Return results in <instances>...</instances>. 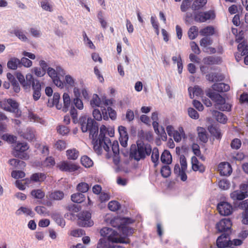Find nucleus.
Returning a JSON list of instances; mask_svg holds the SVG:
<instances>
[{
    "instance_id": "nucleus-1",
    "label": "nucleus",
    "mask_w": 248,
    "mask_h": 248,
    "mask_svg": "<svg viewBox=\"0 0 248 248\" xmlns=\"http://www.w3.org/2000/svg\"><path fill=\"white\" fill-rule=\"evenodd\" d=\"M151 145L145 143L144 141L137 140L136 144H132L130 148L129 158L137 161L144 160L147 156H149L152 152Z\"/></svg>"
},
{
    "instance_id": "nucleus-2",
    "label": "nucleus",
    "mask_w": 248,
    "mask_h": 248,
    "mask_svg": "<svg viewBox=\"0 0 248 248\" xmlns=\"http://www.w3.org/2000/svg\"><path fill=\"white\" fill-rule=\"evenodd\" d=\"M100 235L111 243L129 244L130 240L129 238H119L118 232L109 227H104L100 231Z\"/></svg>"
},
{
    "instance_id": "nucleus-3",
    "label": "nucleus",
    "mask_w": 248,
    "mask_h": 248,
    "mask_svg": "<svg viewBox=\"0 0 248 248\" xmlns=\"http://www.w3.org/2000/svg\"><path fill=\"white\" fill-rule=\"evenodd\" d=\"M78 225L82 227H90L93 225L91 219V213L88 211H83L78 216Z\"/></svg>"
},
{
    "instance_id": "nucleus-4",
    "label": "nucleus",
    "mask_w": 248,
    "mask_h": 248,
    "mask_svg": "<svg viewBox=\"0 0 248 248\" xmlns=\"http://www.w3.org/2000/svg\"><path fill=\"white\" fill-rule=\"evenodd\" d=\"M232 222L230 218H224L219 220L216 224L215 228L218 233L224 232H231L232 229Z\"/></svg>"
},
{
    "instance_id": "nucleus-5",
    "label": "nucleus",
    "mask_w": 248,
    "mask_h": 248,
    "mask_svg": "<svg viewBox=\"0 0 248 248\" xmlns=\"http://www.w3.org/2000/svg\"><path fill=\"white\" fill-rule=\"evenodd\" d=\"M57 167L62 171L68 172H74L81 169L79 165L67 161H62L60 164L57 165Z\"/></svg>"
},
{
    "instance_id": "nucleus-6",
    "label": "nucleus",
    "mask_w": 248,
    "mask_h": 248,
    "mask_svg": "<svg viewBox=\"0 0 248 248\" xmlns=\"http://www.w3.org/2000/svg\"><path fill=\"white\" fill-rule=\"evenodd\" d=\"M8 108H7V111L15 114L16 118H19L21 116V110L19 108V104L15 100L12 98L7 99Z\"/></svg>"
},
{
    "instance_id": "nucleus-7",
    "label": "nucleus",
    "mask_w": 248,
    "mask_h": 248,
    "mask_svg": "<svg viewBox=\"0 0 248 248\" xmlns=\"http://www.w3.org/2000/svg\"><path fill=\"white\" fill-rule=\"evenodd\" d=\"M217 210L220 215L228 216L232 213V205L227 202H220L217 206Z\"/></svg>"
},
{
    "instance_id": "nucleus-8",
    "label": "nucleus",
    "mask_w": 248,
    "mask_h": 248,
    "mask_svg": "<svg viewBox=\"0 0 248 248\" xmlns=\"http://www.w3.org/2000/svg\"><path fill=\"white\" fill-rule=\"evenodd\" d=\"M151 119L153 121V126L154 129L155 133L157 134L160 135L162 137L163 140H166L167 137L164 128L163 126H161V131L160 132L158 129L159 124L157 122L158 120V113L157 111H155L152 113Z\"/></svg>"
},
{
    "instance_id": "nucleus-9",
    "label": "nucleus",
    "mask_w": 248,
    "mask_h": 248,
    "mask_svg": "<svg viewBox=\"0 0 248 248\" xmlns=\"http://www.w3.org/2000/svg\"><path fill=\"white\" fill-rule=\"evenodd\" d=\"M40 67H34L32 70L33 72L38 77H43L47 72L48 67L47 63L44 60H40L39 61Z\"/></svg>"
},
{
    "instance_id": "nucleus-10",
    "label": "nucleus",
    "mask_w": 248,
    "mask_h": 248,
    "mask_svg": "<svg viewBox=\"0 0 248 248\" xmlns=\"http://www.w3.org/2000/svg\"><path fill=\"white\" fill-rule=\"evenodd\" d=\"M218 171L221 176H229L232 172L231 165L227 162H222L218 164Z\"/></svg>"
},
{
    "instance_id": "nucleus-11",
    "label": "nucleus",
    "mask_w": 248,
    "mask_h": 248,
    "mask_svg": "<svg viewBox=\"0 0 248 248\" xmlns=\"http://www.w3.org/2000/svg\"><path fill=\"white\" fill-rule=\"evenodd\" d=\"M206 79L211 82H217L223 81L225 76L221 73L217 72H211L205 75Z\"/></svg>"
},
{
    "instance_id": "nucleus-12",
    "label": "nucleus",
    "mask_w": 248,
    "mask_h": 248,
    "mask_svg": "<svg viewBox=\"0 0 248 248\" xmlns=\"http://www.w3.org/2000/svg\"><path fill=\"white\" fill-rule=\"evenodd\" d=\"M191 160L192 169L194 171H199L201 173H203L205 171V166L202 164L200 163L199 161L195 156H192Z\"/></svg>"
},
{
    "instance_id": "nucleus-13",
    "label": "nucleus",
    "mask_w": 248,
    "mask_h": 248,
    "mask_svg": "<svg viewBox=\"0 0 248 248\" xmlns=\"http://www.w3.org/2000/svg\"><path fill=\"white\" fill-rule=\"evenodd\" d=\"M231 198L233 200L242 201L248 197V192L247 191H243L242 190H235L230 194Z\"/></svg>"
},
{
    "instance_id": "nucleus-14",
    "label": "nucleus",
    "mask_w": 248,
    "mask_h": 248,
    "mask_svg": "<svg viewBox=\"0 0 248 248\" xmlns=\"http://www.w3.org/2000/svg\"><path fill=\"white\" fill-rule=\"evenodd\" d=\"M46 175L44 173L36 172L33 173L30 177V180L28 179H26V183H29L30 181L34 183L42 182L45 180L46 179Z\"/></svg>"
},
{
    "instance_id": "nucleus-15",
    "label": "nucleus",
    "mask_w": 248,
    "mask_h": 248,
    "mask_svg": "<svg viewBox=\"0 0 248 248\" xmlns=\"http://www.w3.org/2000/svg\"><path fill=\"white\" fill-rule=\"evenodd\" d=\"M212 88L218 93L226 92L230 90V87L228 84L223 82L215 83L212 85Z\"/></svg>"
},
{
    "instance_id": "nucleus-16",
    "label": "nucleus",
    "mask_w": 248,
    "mask_h": 248,
    "mask_svg": "<svg viewBox=\"0 0 248 248\" xmlns=\"http://www.w3.org/2000/svg\"><path fill=\"white\" fill-rule=\"evenodd\" d=\"M203 62L206 65L218 64L222 62L221 58L218 56H208L204 58Z\"/></svg>"
},
{
    "instance_id": "nucleus-17",
    "label": "nucleus",
    "mask_w": 248,
    "mask_h": 248,
    "mask_svg": "<svg viewBox=\"0 0 248 248\" xmlns=\"http://www.w3.org/2000/svg\"><path fill=\"white\" fill-rule=\"evenodd\" d=\"M161 162L164 164L170 165L172 161V155L168 150H164L160 156Z\"/></svg>"
},
{
    "instance_id": "nucleus-18",
    "label": "nucleus",
    "mask_w": 248,
    "mask_h": 248,
    "mask_svg": "<svg viewBox=\"0 0 248 248\" xmlns=\"http://www.w3.org/2000/svg\"><path fill=\"white\" fill-rule=\"evenodd\" d=\"M212 114L218 122L223 124H225L227 123L228 120L227 117L222 112L216 110H213L212 111Z\"/></svg>"
},
{
    "instance_id": "nucleus-19",
    "label": "nucleus",
    "mask_w": 248,
    "mask_h": 248,
    "mask_svg": "<svg viewBox=\"0 0 248 248\" xmlns=\"http://www.w3.org/2000/svg\"><path fill=\"white\" fill-rule=\"evenodd\" d=\"M26 80L25 81V83L23 85V89L25 90L29 89L32 85L35 84L38 79L34 78L33 76L31 74H28L26 76Z\"/></svg>"
},
{
    "instance_id": "nucleus-20",
    "label": "nucleus",
    "mask_w": 248,
    "mask_h": 248,
    "mask_svg": "<svg viewBox=\"0 0 248 248\" xmlns=\"http://www.w3.org/2000/svg\"><path fill=\"white\" fill-rule=\"evenodd\" d=\"M29 148V146L27 142L18 141L14 148L13 154L26 152Z\"/></svg>"
},
{
    "instance_id": "nucleus-21",
    "label": "nucleus",
    "mask_w": 248,
    "mask_h": 248,
    "mask_svg": "<svg viewBox=\"0 0 248 248\" xmlns=\"http://www.w3.org/2000/svg\"><path fill=\"white\" fill-rule=\"evenodd\" d=\"M234 205L235 208L238 207L241 209L244 210L242 213V215L245 214V217L248 216V199L242 201L239 203L234 202Z\"/></svg>"
},
{
    "instance_id": "nucleus-22",
    "label": "nucleus",
    "mask_w": 248,
    "mask_h": 248,
    "mask_svg": "<svg viewBox=\"0 0 248 248\" xmlns=\"http://www.w3.org/2000/svg\"><path fill=\"white\" fill-rule=\"evenodd\" d=\"M208 130L210 133L215 137L217 140H220L222 137L220 129L213 125H210L208 127Z\"/></svg>"
},
{
    "instance_id": "nucleus-23",
    "label": "nucleus",
    "mask_w": 248,
    "mask_h": 248,
    "mask_svg": "<svg viewBox=\"0 0 248 248\" xmlns=\"http://www.w3.org/2000/svg\"><path fill=\"white\" fill-rule=\"evenodd\" d=\"M34 133V129L31 127H29L27 128L26 131L24 132L22 138L28 141H32L35 138Z\"/></svg>"
},
{
    "instance_id": "nucleus-24",
    "label": "nucleus",
    "mask_w": 248,
    "mask_h": 248,
    "mask_svg": "<svg viewBox=\"0 0 248 248\" xmlns=\"http://www.w3.org/2000/svg\"><path fill=\"white\" fill-rule=\"evenodd\" d=\"M51 217L59 226L63 227L65 225V220L60 214L53 213Z\"/></svg>"
},
{
    "instance_id": "nucleus-25",
    "label": "nucleus",
    "mask_w": 248,
    "mask_h": 248,
    "mask_svg": "<svg viewBox=\"0 0 248 248\" xmlns=\"http://www.w3.org/2000/svg\"><path fill=\"white\" fill-rule=\"evenodd\" d=\"M198 137L199 140L203 143L208 141V134L205 129L202 127H198Z\"/></svg>"
},
{
    "instance_id": "nucleus-26",
    "label": "nucleus",
    "mask_w": 248,
    "mask_h": 248,
    "mask_svg": "<svg viewBox=\"0 0 248 248\" xmlns=\"http://www.w3.org/2000/svg\"><path fill=\"white\" fill-rule=\"evenodd\" d=\"M63 101V107L62 108V111L64 112H66L69 110V108L71 104V99L68 93H64L62 95Z\"/></svg>"
},
{
    "instance_id": "nucleus-27",
    "label": "nucleus",
    "mask_w": 248,
    "mask_h": 248,
    "mask_svg": "<svg viewBox=\"0 0 248 248\" xmlns=\"http://www.w3.org/2000/svg\"><path fill=\"white\" fill-rule=\"evenodd\" d=\"M18 65L19 67L20 66L19 59L17 58H12L7 62V67L10 69L16 70L17 68Z\"/></svg>"
},
{
    "instance_id": "nucleus-28",
    "label": "nucleus",
    "mask_w": 248,
    "mask_h": 248,
    "mask_svg": "<svg viewBox=\"0 0 248 248\" xmlns=\"http://www.w3.org/2000/svg\"><path fill=\"white\" fill-rule=\"evenodd\" d=\"M200 33L201 35L204 36L212 35L215 33V28L212 26H208L201 29Z\"/></svg>"
},
{
    "instance_id": "nucleus-29",
    "label": "nucleus",
    "mask_w": 248,
    "mask_h": 248,
    "mask_svg": "<svg viewBox=\"0 0 248 248\" xmlns=\"http://www.w3.org/2000/svg\"><path fill=\"white\" fill-rule=\"evenodd\" d=\"M71 201L75 203H81L85 200V196L80 192L74 193L71 196Z\"/></svg>"
},
{
    "instance_id": "nucleus-30",
    "label": "nucleus",
    "mask_w": 248,
    "mask_h": 248,
    "mask_svg": "<svg viewBox=\"0 0 248 248\" xmlns=\"http://www.w3.org/2000/svg\"><path fill=\"white\" fill-rule=\"evenodd\" d=\"M160 173L164 178L169 177L171 173V169L169 165L165 164L162 166L160 169Z\"/></svg>"
},
{
    "instance_id": "nucleus-31",
    "label": "nucleus",
    "mask_w": 248,
    "mask_h": 248,
    "mask_svg": "<svg viewBox=\"0 0 248 248\" xmlns=\"http://www.w3.org/2000/svg\"><path fill=\"white\" fill-rule=\"evenodd\" d=\"M113 243L106 238H101L98 243L97 248H111Z\"/></svg>"
},
{
    "instance_id": "nucleus-32",
    "label": "nucleus",
    "mask_w": 248,
    "mask_h": 248,
    "mask_svg": "<svg viewBox=\"0 0 248 248\" xmlns=\"http://www.w3.org/2000/svg\"><path fill=\"white\" fill-rule=\"evenodd\" d=\"M1 139L10 144L16 143L17 137L9 134H4L2 135Z\"/></svg>"
},
{
    "instance_id": "nucleus-33",
    "label": "nucleus",
    "mask_w": 248,
    "mask_h": 248,
    "mask_svg": "<svg viewBox=\"0 0 248 248\" xmlns=\"http://www.w3.org/2000/svg\"><path fill=\"white\" fill-rule=\"evenodd\" d=\"M80 162L84 167L87 168L92 167L93 164L92 159L87 155H84L81 157Z\"/></svg>"
},
{
    "instance_id": "nucleus-34",
    "label": "nucleus",
    "mask_w": 248,
    "mask_h": 248,
    "mask_svg": "<svg viewBox=\"0 0 248 248\" xmlns=\"http://www.w3.org/2000/svg\"><path fill=\"white\" fill-rule=\"evenodd\" d=\"M232 242L231 240L218 241L217 242V246L218 248H233L232 247Z\"/></svg>"
},
{
    "instance_id": "nucleus-35",
    "label": "nucleus",
    "mask_w": 248,
    "mask_h": 248,
    "mask_svg": "<svg viewBox=\"0 0 248 248\" xmlns=\"http://www.w3.org/2000/svg\"><path fill=\"white\" fill-rule=\"evenodd\" d=\"M108 129L106 126L104 124L102 125L100 128V134L98 136V140L99 142H104L106 138V134Z\"/></svg>"
},
{
    "instance_id": "nucleus-36",
    "label": "nucleus",
    "mask_w": 248,
    "mask_h": 248,
    "mask_svg": "<svg viewBox=\"0 0 248 248\" xmlns=\"http://www.w3.org/2000/svg\"><path fill=\"white\" fill-rule=\"evenodd\" d=\"M89 188V185L85 182L79 183L78 184L76 187L77 190L81 193L87 192Z\"/></svg>"
},
{
    "instance_id": "nucleus-37",
    "label": "nucleus",
    "mask_w": 248,
    "mask_h": 248,
    "mask_svg": "<svg viewBox=\"0 0 248 248\" xmlns=\"http://www.w3.org/2000/svg\"><path fill=\"white\" fill-rule=\"evenodd\" d=\"M188 37L190 40H193L196 38L198 34V28L195 26H193L190 28L188 31Z\"/></svg>"
},
{
    "instance_id": "nucleus-38",
    "label": "nucleus",
    "mask_w": 248,
    "mask_h": 248,
    "mask_svg": "<svg viewBox=\"0 0 248 248\" xmlns=\"http://www.w3.org/2000/svg\"><path fill=\"white\" fill-rule=\"evenodd\" d=\"M49 197L54 200H61L64 197V193L62 191L56 190L52 192L49 195Z\"/></svg>"
},
{
    "instance_id": "nucleus-39",
    "label": "nucleus",
    "mask_w": 248,
    "mask_h": 248,
    "mask_svg": "<svg viewBox=\"0 0 248 248\" xmlns=\"http://www.w3.org/2000/svg\"><path fill=\"white\" fill-rule=\"evenodd\" d=\"M108 207L110 211H116L121 208V205L116 201H112L108 202Z\"/></svg>"
},
{
    "instance_id": "nucleus-40",
    "label": "nucleus",
    "mask_w": 248,
    "mask_h": 248,
    "mask_svg": "<svg viewBox=\"0 0 248 248\" xmlns=\"http://www.w3.org/2000/svg\"><path fill=\"white\" fill-rule=\"evenodd\" d=\"M31 194L35 199H42L45 196V193L40 189H33L31 192Z\"/></svg>"
},
{
    "instance_id": "nucleus-41",
    "label": "nucleus",
    "mask_w": 248,
    "mask_h": 248,
    "mask_svg": "<svg viewBox=\"0 0 248 248\" xmlns=\"http://www.w3.org/2000/svg\"><path fill=\"white\" fill-rule=\"evenodd\" d=\"M14 33L19 39L21 40L23 42H26L28 40V38L23 33V31L21 30L15 29L11 32Z\"/></svg>"
},
{
    "instance_id": "nucleus-42",
    "label": "nucleus",
    "mask_w": 248,
    "mask_h": 248,
    "mask_svg": "<svg viewBox=\"0 0 248 248\" xmlns=\"http://www.w3.org/2000/svg\"><path fill=\"white\" fill-rule=\"evenodd\" d=\"M67 158L70 160H76L78 156V152L75 149L68 150L66 151Z\"/></svg>"
},
{
    "instance_id": "nucleus-43",
    "label": "nucleus",
    "mask_w": 248,
    "mask_h": 248,
    "mask_svg": "<svg viewBox=\"0 0 248 248\" xmlns=\"http://www.w3.org/2000/svg\"><path fill=\"white\" fill-rule=\"evenodd\" d=\"M101 104V100L97 94H94L93 98L90 101V104L92 108L100 107Z\"/></svg>"
},
{
    "instance_id": "nucleus-44",
    "label": "nucleus",
    "mask_w": 248,
    "mask_h": 248,
    "mask_svg": "<svg viewBox=\"0 0 248 248\" xmlns=\"http://www.w3.org/2000/svg\"><path fill=\"white\" fill-rule=\"evenodd\" d=\"M96 126L98 127V123L94 119L91 118H88L87 124L84 128H87L88 131L91 129H94Z\"/></svg>"
},
{
    "instance_id": "nucleus-45",
    "label": "nucleus",
    "mask_w": 248,
    "mask_h": 248,
    "mask_svg": "<svg viewBox=\"0 0 248 248\" xmlns=\"http://www.w3.org/2000/svg\"><path fill=\"white\" fill-rule=\"evenodd\" d=\"M93 141V150L98 155H101L102 153V142H98V140H96Z\"/></svg>"
},
{
    "instance_id": "nucleus-46",
    "label": "nucleus",
    "mask_w": 248,
    "mask_h": 248,
    "mask_svg": "<svg viewBox=\"0 0 248 248\" xmlns=\"http://www.w3.org/2000/svg\"><path fill=\"white\" fill-rule=\"evenodd\" d=\"M118 132L119 133L120 137L121 138L129 139V136L127 133L126 127L123 125L118 127Z\"/></svg>"
},
{
    "instance_id": "nucleus-47",
    "label": "nucleus",
    "mask_w": 248,
    "mask_h": 248,
    "mask_svg": "<svg viewBox=\"0 0 248 248\" xmlns=\"http://www.w3.org/2000/svg\"><path fill=\"white\" fill-rule=\"evenodd\" d=\"M202 13L203 15L204 16V20L205 22L207 20L209 19H214L216 17V14L214 11L209 10L206 12H202Z\"/></svg>"
},
{
    "instance_id": "nucleus-48",
    "label": "nucleus",
    "mask_w": 248,
    "mask_h": 248,
    "mask_svg": "<svg viewBox=\"0 0 248 248\" xmlns=\"http://www.w3.org/2000/svg\"><path fill=\"white\" fill-rule=\"evenodd\" d=\"M192 0H183L180 6V9L182 12H186L190 7Z\"/></svg>"
},
{
    "instance_id": "nucleus-49",
    "label": "nucleus",
    "mask_w": 248,
    "mask_h": 248,
    "mask_svg": "<svg viewBox=\"0 0 248 248\" xmlns=\"http://www.w3.org/2000/svg\"><path fill=\"white\" fill-rule=\"evenodd\" d=\"M87 117L85 115L80 117L78 120V123L81 125V129L83 133L87 132V128H84L87 124Z\"/></svg>"
},
{
    "instance_id": "nucleus-50",
    "label": "nucleus",
    "mask_w": 248,
    "mask_h": 248,
    "mask_svg": "<svg viewBox=\"0 0 248 248\" xmlns=\"http://www.w3.org/2000/svg\"><path fill=\"white\" fill-rule=\"evenodd\" d=\"M55 165L54 158L52 156L47 157L45 160L43 162L42 165L46 167H53Z\"/></svg>"
},
{
    "instance_id": "nucleus-51",
    "label": "nucleus",
    "mask_w": 248,
    "mask_h": 248,
    "mask_svg": "<svg viewBox=\"0 0 248 248\" xmlns=\"http://www.w3.org/2000/svg\"><path fill=\"white\" fill-rule=\"evenodd\" d=\"M202 12H194L193 15H194V20L197 22H204L205 20H204V16L202 14Z\"/></svg>"
},
{
    "instance_id": "nucleus-52",
    "label": "nucleus",
    "mask_w": 248,
    "mask_h": 248,
    "mask_svg": "<svg viewBox=\"0 0 248 248\" xmlns=\"http://www.w3.org/2000/svg\"><path fill=\"white\" fill-rule=\"evenodd\" d=\"M111 145V149L114 156L119 155L120 153L119 145L117 140L113 141Z\"/></svg>"
},
{
    "instance_id": "nucleus-53",
    "label": "nucleus",
    "mask_w": 248,
    "mask_h": 248,
    "mask_svg": "<svg viewBox=\"0 0 248 248\" xmlns=\"http://www.w3.org/2000/svg\"><path fill=\"white\" fill-rule=\"evenodd\" d=\"M120 228H121L123 234L126 236L132 235L134 233V229L127 226H121Z\"/></svg>"
},
{
    "instance_id": "nucleus-54",
    "label": "nucleus",
    "mask_w": 248,
    "mask_h": 248,
    "mask_svg": "<svg viewBox=\"0 0 248 248\" xmlns=\"http://www.w3.org/2000/svg\"><path fill=\"white\" fill-rule=\"evenodd\" d=\"M11 176L15 179L23 178L25 176V173L22 170H13Z\"/></svg>"
},
{
    "instance_id": "nucleus-55",
    "label": "nucleus",
    "mask_w": 248,
    "mask_h": 248,
    "mask_svg": "<svg viewBox=\"0 0 248 248\" xmlns=\"http://www.w3.org/2000/svg\"><path fill=\"white\" fill-rule=\"evenodd\" d=\"M193 95L192 96L191 94L190 93V97L191 98H193L194 97V95L196 96H200L203 95L204 94L203 91L202 90L201 88H200L198 86H195L193 88Z\"/></svg>"
},
{
    "instance_id": "nucleus-56",
    "label": "nucleus",
    "mask_w": 248,
    "mask_h": 248,
    "mask_svg": "<svg viewBox=\"0 0 248 248\" xmlns=\"http://www.w3.org/2000/svg\"><path fill=\"white\" fill-rule=\"evenodd\" d=\"M98 130L99 127L96 126L94 129H91L88 130L90 133L89 137L93 140V141H94L96 140L98 134Z\"/></svg>"
},
{
    "instance_id": "nucleus-57",
    "label": "nucleus",
    "mask_w": 248,
    "mask_h": 248,
    "mask_svg": "<svg viewBox=\"0 0 248 248\" xmlns=\"http://www.w3.org/2000/svg\"><path fill=\"white\" fill-rule=\"evenodd\" d=\"M20 65H23L25 67H30L32 65V62L28 58L23 57L19 60Z\"/></svg>"
},
{
    "instance_id": "nucleus-58",
    "label": "nucleus",
    "mask_w": 248,
    "mask_h": 248,
    "mask_svg": "<svg viewBox=\"0 0 248 248\" xmlns=\"http://www.w3.org/2000/svg\"><path fill=\"white\" fill-rule=\"evenodd\" d=\"M230 182L226 179H222L218 183L219 187L223 190H226L230 187Z\"/></svg>"
},
{
    "instance_id": "nucleus-59",
    "label": "nucleus",
    "mask_w": 248,
    "mask_h": 248,
    "mask_svg": "<svg viewBox=\"0 0 248 248\" xmlns=\"http://www.w3.org/2000/svg\"><path fill=\"white\" fill-rule=\"evenodd\" d=\"M110 223L113 227H116L120 229L121 226V221L120 218L118 217H115L111 219Z\"/></svg>"
},
{
    "instance_id": "nucleus-60",
    "label": "nucleus",
    "mask_w": 248,
    "mask_h": 248,
    "mask_svg": "<svg viewBox=\"0 0 248 248\" xmlns=\"http://www.w3.org/2000/svg\"><path fill=\"white\" fill-rule=\"evenodd\" d=\"M241 146V141L240 139L235 138L233 139L231 143V146L233 149H239Z\"/></svg>"
},
{
    "instance_id": "nucleus-61",
    "label": "nucleus",
    "mask_w": 248,
    "mask_h": 248,
    "mask_svg": "<svg viewBox=\"0 0 248 248\" xmlns=\"http://www.w3.org/2000/svg\"><path fill=\"white\" fill-rule=\"evenodd\" d=\"M93 115L94 119L96 121H100L102 119V112L98 108H94L93 111Z\"/></svg>"
},
{
    "instance_id": "nucleus-62",
    "label": "nucleus",
    "mask_w": 248,
    "mask_h": 248,
    "mask_svg": "<svg viewBox=\"0 0 248 248\" xmlns=\"http://www.w3.org/2000/svg\"><path fill=\"white\" fill-rule=\"evenodd\" d=\"M57 129V132L62 135H65L69 132V128L64 125H59Z\"/></svg>"
},
{
    "instance_id": "nucleus-63",
    "label": "nucleus",
    "mask_w": 248,
    "mask_h": 248,
    "mask_svg": "<svg viewBox=\"0 0 248 248\" xmlns=\"http://www.w3.org/2000/svg\"><path fill=\"white\" fill-rule=\"evenodd\" d=\"M42 8L47 11L51 12L52 11L51 5L48 3V0H44L41 2Z\"/></svg>"
},
{
    "instance_id": "nucleus-64",
    "label": "nucleus",
    "mask_w": 248,
    "mask_h": 248,
    "mask_svg": "<svg viewBox=\"0 0 248 248\" xmlns=\"http://www.w3.org/2000/svg\"><path fill=\"white\" fill-rule=\"evenodd\" d=\"M188 115L192 119H197L199 117L198 112L193 108H189L188 109Z\"/></svg>"
}]
</instances>
